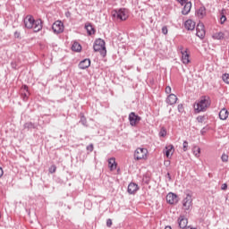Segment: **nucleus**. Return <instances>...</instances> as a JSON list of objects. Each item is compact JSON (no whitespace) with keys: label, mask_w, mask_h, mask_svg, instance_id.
Listing matches in <instances>:
<instances>
[{"label":"nucleus","mask_w":229,"mask_h":229,"mask_svg":"<svg viewBox=\"0 0 229 229\" xmlns=\"http://www.w3.org/2000/svg\"><path fill=\"white\" fill-rule=\"evenodd\" d=\"M24 130H36L37 124L31 122H27L23 125Z\"/></svg>","instance_id":"25"},{"label":"nucleus","mask_w":229,"mask_h":229,"mask_svg":"<svg viewBox=\"0 0 229 229\" xmlns=\"http://www.w3.org/2000/svg\"><path fill=\"white\" fill-rule=\"evenodd\" d=\"M165 135H167V131L165 128L162 127L159 131V137H165Z\"/></svg>","instance_id":"33"},{"label":"nucleus","mask_w":229,"mask_h":229,"mask_svg":"<svg viewBox=\"0 0 229 229\" xmlns=\"http://www.w3.org/2000/svg\"><path fill=\"white\" fill-rule=\"evenodd\" d=\"M177 101H178V97H176V95L173 93L168 95L165 99V103L170 106L176 105Z\"/></svg>","instance_id":"13"},{"label":"nucleus","mask_w":229,"mask_h":229,"mask_svg":"<svg viewBox=\"0 0 229 229\" xmlns=\"http://www.w3.org/2000/svg\"><path fill=\"white\" fill-rule=\"evenodd\" d=\"M200 133H201L202 135H204V134H205V129H202V130L200 131Z\"/></svg>","instance_id":"47"},{"label":"nucleus","mask_w":229,"mask_h":229,"mask_svg":"<svg viewBox=\"0 0 229 229\" xmlns=\"http://www.w3.org/2000/svg\"><path fill=\"white\" fill-rule=\"evenodd\" d=\"M184 28L189 31H192L196 28V22L192 21V20H187L184 23Z\"/></svg>","instance_id":"18"},{"label":"nucleus","mask_w":229,"mask_h":229,"mask_svg":"<svg viewBox=\"0 0 229 229\" xmlns=\"http://www.w3.org/2000/svg\"><path fill=\"white\" fill-rule=\"evenodd\" d=\"M49 173L51 174H53V173H56V165H53L50 168H49Z\"/></svg>","instance_id":"38"},{"label":"nucleus","mask_w":229,"mask_h":229,"mask_svg":"<svg viewBox=\"0 0 229 229\" xmlns=\"http://www.w3.org/2000/svg\"><path fill=\"white\" fill-rule=\"evenodd\" d=\"M176 2L179 3L181 6H183L185 3H189L188 0H176Z\"/></svg>","instance_id":"40"},{"label":"nucleus","mask_w":229,"mask_h":229,"mask_svg":"<svg viewBox=\"0 0 229 229\" xmlns=\"http://www.w3.org/2000/svg\"><path fill=\"white\" fill-rule=\"evenodd\" d=\"M196 35L199 37V38H205L206 31H205V25L203 23H199L196 28Z\"/></svg>","instance_id":"10"},{"label":"nucleus","mask_w":229,"mask_h":229,"mask_svg":"<svg viewBox=\"0 0 229 229\" xmlns=\"http://www.w3.org/2000/svg\"><path fill=\"white\" fill-rule=\"evenodd\" d=\"M108 167L110 171H115L117 169V163L115 162V157H111L108 159Z\"/></svg>","instance_id":"21"},{"label":"nucleus","mask_w":229,"mask_h":229,"mask_svg":"<svg viewBox=\"0 0 229 229\" xmlns=\"http://www.w3.org/2000/svg\"><path fill=\"white\" fill-rule=\"evenodd\" d=\"M106 226H107V228H111L112 227V219L108 218L106 220Z\"/></svg>","instance_id":"41"},{"label":"nucleus","mask_w":229,"mask_h":229,"mask_svg":"<svg viewBox=\"0 0 229 229\" xmlns=\"http://www.w3.org/2000/svg\"><path fill=\"white\" fill-rule=\"evenodd\" d=\"M206 120H207L206 115H199V116L197 117L198 123H205Z\"/></svg>","instance_id":"34"},{"label":"nucleus","mask_w":229,"mask_h":229,"mask_svg":"<svg viewBox=\"0 0 229 229\" xmlns=\"http://www.w3.org/2000/svg\"><path fill=\"white\" fill-rule=\"evenodd\" d=\"M113 15L120 21H126V19H128V14H126V9H120L118 11H115Z\"/></svg>","instance_id":"8"},{"label":"nucleus","mask_w":229,"mask_h":229,"mask_svg":"<svg viewBox=\"0 0 229 229\" xmlns=\"http://www.w3.org/2000/svg\"><path fill=\"white\" fill-rule=\"evenodd\" d=\"M212 37L215 40H223V38H225V33L216 32V33L213 34Z\"/></svg>","instance_id":"27"},{"label":"nucleus","mask_w":229,"mask_h":229,"mask_svg":"<svg viewBox=\"0 0 229 229\" xmlns=\"http://www.w3.org/2000/svg\"><path fill=\"white\" fill-rule=\"evenodd\" d=\"M89 67H90V59H84L79 64V69L85 70L89 69Z\"/></svg>","instance_id":"19"},{"label":"nucleus","mask_w":229,"mask_h":229,"mask_svg":"<svg viewBox=\"0 0 229 229\" xmlns=\"http://www.w3.org/2000/svg\"><path fill=\"white\" fill-rule=\"evenodd\" d=\"M3 174H4V172L3 171V167L0 166V178H3Z\"/></svg>","instance_id":"45"},{"label":"nucleus","mask_w":229,"mask_h":229,"mask_svg":"<svg viewBox=\"0 0 229 229\" xmlns=\"http://www.w3.org/2000/svg\"><path fill=\"white\" fill-rule=\"evenodd\" d=\"M210 105V98L204 96L200 98L198 103L194 104L193 108L197 114H199V112H206Z\"/></svg>","instance_id":"1"},{"label":"nucleus","mask_w":229,"mask_h":229,"mask_svg":"<svg viewBox=\"0 0 229 229\" xmlns=\"http://www.w3.org/2000/svg\"><path fill=\"white\" fill-rule=\"evenodd\" d=\"M177 110L179 114H183L185 112V108L183 107V104H179L177 106Z\"/></svg>","instance_id":"32"},{"label":"nucleus","mask_w":229,"mask_h":229,"mask_svg":"<svg viewBox=\"0 0 229 229\" xmlns=\"http://www.w3.org/2000/svg\"><path fill=\"white\" fill-rule=\"evenodd\" d=\"M24 26L27 28V30H31L33 29V24L35 23V18L31 15H27L24 20Z\"/></svg>","instance_id":"9"},{"label":"nucleus","mask_w":229,"mask_h":229,"mask_svg":"<svg viewBox=\"0 0 229 229\" xmlns=\"http://www.w3.org/2000/svg\"><path fill=\"white\" fill-rule=\"evenodd\" d=\"M93 49L95 53H100L101 56H106V47L105 40L101 38L96 39L93 45Z\"/></svg>","instance_id":"2"},{"label":"nucleus","mask_w":229,"mask_h":229,"mask_svg":"<svg viewBox=\"0 0 229 229\" xmlns=\"http://www.w3.org/2000/svg\"><path fill=\"white\" fill-rule=\"evenodd\" d=\"M179 49L182 54V64H184L185 65H187L188 64H191V60L189 59L190 55H189V53H187L188 49L186 48L185 50H183V47H180Z\"/></svg>","instance_id":"7"},{"label":"nucleus","mask_w":229,"mask_h":229,"mask_svg":"<svg viewBox=\"0 0 229 229\" xmlns=\"http://www.w3.org/2000/svg\"><path fill=\"white\" fill-rule=\"evenodd\" d=\"M85 30H87L88 35H94L96 33V30L94 29V26H92L90 23H88L85 25Z\"/></svg>","instance_id":"24"},{"label":"nucleus","mask_w":229,"mask_h":229,"mask_svg":"<svg viewBox=\"0 0 229 229\" xmlns=\"http://www.w3.org/2000/svg\"><path fill=\"white\" fill-rule=\"evenodd\" d=\"M21 90H23V92H21V98L23 101H27L28 98H30V89H28V87L26 85H23L21 87Z\"/></svg>","instance_id":"17"},{"label":"nucleus","mask_w":229,"mask_h":229,"mask_svg":"<svg viewBox=\"0 0 229 229\" xmlns=\"http://www.w3.org/2000/svg\"><path fill=\"white\" fill-rule=\"evenodd\" d=\"M72 51H75V53H80L81 51V45L78 42H74L72 46Z\"/></svg>","instance_id":"26"},{"label":"nucleus","mask_w":229,"mask_h":229,"mask_svg":"<svg viewBox=\"0 0 229 229\" xmlns=\"http://www.w3.org/2000/svg\"><path fill=\"white\" fill-rule=\"evenodd\" d=\"M14 37H15V38H19L21 37V32L15 31L14 32Z\"/></svg>","instance_id":"44"},{"label":"nucleus","mask_w":229,"mask_h":229,"mask_svg":"<svg viewBox=\"0 0 229 229\" xmlns=\"http://www.w3.org/2000/svg\"><path fill=\"white\" fill-rule=\"evenodd\" d=\"M165 94H171V88H170V86H166V88H165Z\"/></svg>","instance_id":"42"},{"label":"nucleus","mask_w":229,"mask_h":229,"mask_svg":"<svg viewBox=\"0 0 229 229\" xmlns=\"http://www.w3.org/2000/svg\"><path fill=\"white\" fill-rule=\"evenodd\" d=\"M12 65H13V67H15V64H13V63H12Z\"/></svg>","instance_id":"49"},{"label":"nucleus","mask_w":229,"mask_h":229,"mask_svg":"<svg viewBox=\"0 0 229 229\" xmlns=\"http://www.w3.org/2000/svg\"><path fill=\"white\" fill-rule=\"evenodd\" d=\"M140 121H142V118L139 114H136L134 112L130 113L129 123L131 126H137Z\"/></svg>","instance_id":"5"},{"label":"nucleus","mask_w":229,"mask_h":229,"mask_svg":"<svg viewBox=\"0 0 229 229\" xmlns=\"http://www.w3.org/2000/svg\"><path fill=\"white\" fill-rule=\"evenodd\" d=\"M137 191H139V185L137 183L131 182L128 185L127 192H129L130 194H135V192H137Z\"/></svg>","instance_id":"16"},{"label":"nucleus","mask_w":229,"mask_h":229,"mask_svg":"<svg viewBox=\"0 0 229 229\" xmlns=\"http://www.w3.org/2000/svg\"><path fill=\"white\" fill-rule=\"evenodd\" d=\"M165 157L166 158H171L173 157V151H174V146L168 145L165 147Z\"/></svg>","instance_id":"23"},{"label":"nucleus","mask_w":229,"mask_h":229,"mask_svg":"<svg viewBox=\"0 0 229 229\" xmlns=\"http://www.w3.org/2000/svg\"><path fill=\"white\" fill-rule=\"evenodd\" d=\"M183 5L184 6L182 10V15H189V13H191V9L192 8V3L187 2Z\"/></svg>","instance_id":"15"},{"label":"nucleus","mask_w":229,"mask_h":229,"mask_svg":"<svg viewBox=\"0 0 229 229\" xmlns=\"http://www.w3.org/2000/svg\"><path fill=\"white\" fill-rule=\"evenodd\" d=\"M182 149H183V151H188L189 150V141L188 140L183 141Z\"/></svg>","instance_id":"35"},{"label":"nucleus","mask_w":229,"mask_h":229,"mask_svg":"<svg viewBox=\"0 0 229 229\" xmlns=\"http://www.w3.org/2000/svg\"><path fill=\"white\" fill-rule=\"evenodd\" d=\"M80 115H81L80 123H81V125L82 126H88V124H87V118L85 117V114L81 113Z\"/></svg>","instance_id":"29"},{"label":"nucleus","mask_w":229,"mask_h":229,"mask_svg":"<svg viewBox=\"0 0 229 229\" xmlns=\"http://www.w3.org/2000/svg\"><path fill=\"white\" fill-rule=\"evenodd\" d=\"M226 12V10L222 9L221 13H220V24H225V22H226V15H225V13Z\"/></svg>","instance_id":"28"},{"label":"nucleus","mask_w":229,"mask_h":229,"mask_svg":"<svg viewBox=\"0 0 229 229\" xmlns=\"http://www.w3.org/2000/svg\"><path fill=\"white\" fill-rule=\"evenodd\" d=\"M222 191H226V189H228V185L226 183L222 184L221 187Z\"/></svg>","instance_id":"43"},{"label":"nucleus","mask_w":229,"mask_h":229,"mask_svg":"<svg viewBox=\"0 0 229 229\" xmlns=\"http://www.w3.org/2000/svg\"><path fill=\"white\" fill-rule=\"evenodd\" d=\"M87 151H89V153H92L94 151V144L90 143L89 146L86 148Z\"/></svg>","instance_id":"36"},{"label":"nucleus","mask_w":229,"mask_h":229,"mask_svg":"<svg viewBox=\"0 0 229 229\" xmlns=\"http://www.w3.org/2000/svg\"><path fill=\"white\" fill-rule=\"evenodd\" d=\"M222 162H228V155L223 154L221 157Z\"/></svg>","instance_id":"39"},{"label":"nucleus","mask_w":229,"mask_h":229,"mask_svg":"<svg viewBox=\"0 0 229 229\" xmlns=\"http://www.w3.org/2000/svg\"><path fill=\"white\" fill-rule=\"evenodd\" d=\"M52 30H53L54 33H56L57 35L59 33H63V31H64V22H62L60 21H55L52 25Z\"/></svg>","instance_id":"6"},{"label":"nucleus","mask_w":229,"mask_h":229,"mask_svg":"<svg viewBox=\"0 0 229 229\" xmlns=\"http://www.w3.org/2000/svg\"><path fill=\"white\" fill-rule=\"evenodd\" d=\"M161 31L163 33V35H167L168 33V30H167V26H163L162 29H161Z\"/></svg>","instance_id":"37"},{"label":"nucleus","mask_w":229,"mask_h":229,"mask_svg":"<svg viewBox=\"0 0 229 229\" xmlns=\"http://www.w3.org/2000/svg\"><path fill=\"white\" fill-rule=\"evenodd\" d=\"M166 176H167L169 182H171V180H172L171 174L167 173Z\"/></svg>","instance_id":"46"},{"label":"nucleus","mask_w":229,"mask_h":229,"mask_svg":"<svg viewBox=\"0 0 229 229\" xmlns=\"http://www.w3.org/2000/svg\"><path fill=\"white\" fill-rule=\"evenodd\" d=\"M219 118L222 120V121H226V119H228V115H229V113H228V110H226V108H223L219 114Z\"/></svg>","instance_id":"22"},{"label":"nucleus","mask_w":229,"mask_h":229,"mask_svg":"<svg viewBox=\"0 0 229 229\" xmlns=\"http://www.w3.org/2000/svg\"><path fill=\"white\" fill-rule=\"evenodd\" d=\"M178 201L179 198L175 193L170 192L166 195V202L169 203V205H176Z\"/></svg>","instance_id":"11"},{"label":"nucleus","mask_w":229,"mask_h":229,"mask_svg":"<svg viewBox=\"0 0 229 229\" xmlns=\"http://www.w3.org/2000/svg\"><path fill=\"white\" fill-rule=\"evenodd\" d=\"M34 33H38V31L42 30V20H35L32 27Z\"/></svg>","instance_id":"14"},{"label":"nucleus","mask_w":229,"mask_h":229,"mask_svg":"<svg viewBox=\"0 0 229 229\" xmlns=\"http://www.w3.org/2000/svg\"><path fill=\"white\" fill-rule=\"evenodd\" d=\"M133 158L136 161L148 160V148H136L133 154Z\"/></svg>","instance_id":"3"},{"label":"nucleus","mask_w":229,"mask_h":229,"mask_svg":"<svg viewBox=\"0 0 229 229\" xmlns=\"http://www.w3.org/2000/svg\"><path fill=\"white\" fill-rule=\"evenodd\" d=\"M185 229H196V228H193V227L188 226V227H186Z\"/></svg>","instance_id":"48"},{"label":"nucleus","mask_w":229,"mask_h":229,"mask_svg":"<svg viewBox=\"0 0 229 229\" xmlns=\"http://www.w3.org/2000/svg\"><path fill=\"white\" fill-rule=\"evenodd\" d=\"M196 13L199 19H203L207 15V8L202 5L197 10Z\"/></svg>","instance_id":"20"},{"label":"nucleus","mask_w":229,"mask_h":229,"mask_svg":"<svg viewBox=\"0 0 229 229\" xmlns=\"http://www.w3.org/2000/svg\"><path fill=\"white\" fill-rule=\"evenodd\" d=\"M189 224V220L184 216H180L178 218V225L182 229L188 228L187 225Z\"/></svg>","instance_id":"12"},{"label":"nucleus","mask_w":229,"mask_h":229,"mask_svg":"<svg viewBox=\"0 0 229 229\" xmlns=\"http://www.w3.org/2000/svg\"><path fill=\"white\" fill-rule=\"evenodd\" d=\"M199 153H201V148L198 147L193 148V155H195L197 157H199Z\"/></svg>","instance_id":"31"},{"label":"nucleus","mask_w":229,"mask_h":229,"mask_svg":"<svg viewBox=\"0 0 229 229\" xmlns=\"http://www.w3.org/2000/svg\"><path fill=\"white\" fill-rule=\"evenodd\" d=\"M183 210H191L192 208V195L191 193L186 194V198L182 199Z\"/></svg>","instance_id":"4"},{"label":"nucleus","mask_w":229,"mask_h":229,"mask_svg":"<svg viewBox=\"0 0 229 229\" xmlns=\"http://www.w3.org/2000/svg\"><path fill=\"white\" fill-rule=\"evenodd\" d=\"M222 80L225 83H226L227 85H229V73H224L222 75Z\"/></svg>","instance_id":"30"}]
</instances>
